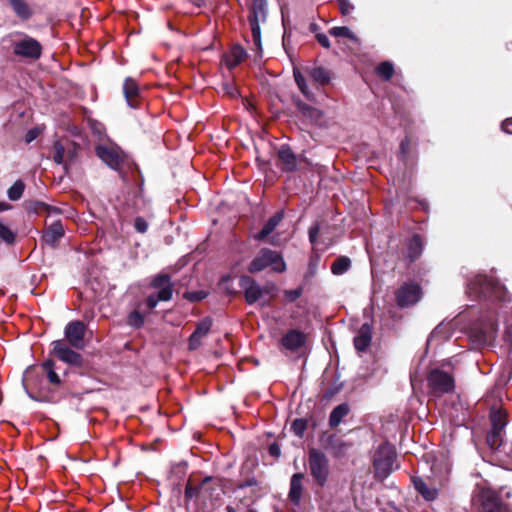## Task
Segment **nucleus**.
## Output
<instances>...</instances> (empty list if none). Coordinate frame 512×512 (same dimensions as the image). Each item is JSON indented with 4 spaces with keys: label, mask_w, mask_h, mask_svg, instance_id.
Here are the masks:
<instances>
[{
    "label": "nucleus",
    "mask_w": 512,
    "mask_h": 512,
    "mask_svg": "<svg viewBox=\"0 0 512 512\" xmlns=\"http://www.w3.org/2000/svg\"><path fill=\"white\" fill-rule=\"evenodd\" d=\"M468 296L473 300L510 302V296L505 286L495 277L484 274L475 275L467 283Z\"/></svg>",
    "instance_id": "nucleus-1"
},
{
    "label": "nucleus",
    "mask_w": 512,
    "mask_h": 512,
    "mask_svg": "<svg viewBox=\"0 0 512 512\" xmlns=\"http://www.w3.org/2000/svg\"><path fill=\"white\" fill-rule=\"evenodd\" d=\"M497 331V321L493 316L489 315L472 324L468 337L475 347L480 348L492 344L496 338Z\"/></svg>",
    "instance_id": "nucleus-2"
},
{
    "label": "nucleus",
    "mask_w": 512,
    "mask_h": 512,
    "mask_svg": "<svg viewBox=\"0 0 512 512\" xmlns=\"http://www.w3.org/2000/svg\"><path fill=\"white\" fill-rule=\"evenodd\" d=\"M248 19L251 26V49L254 50L258 56H261L262 43L260 24L264 23L267 19L266 0H252Z\"/></svg>",
    "instance_id": "nucleus-3"
},
{
    "label": "nucleus",
    "mask_w": 512,
    "mask_h": 512,
    "mask_svg": "<svg viewBox=\"0 0 512 512\" xmlns=\"http://www.w3.org/2000/svg\"><path fill=\"white\" fill-rule=\"evenodd\" d=\"M240 287L244 290L245 300L248 304L252 305L261 301V305L269 304V300H263L265 295H271L276 290L275 285L268 284L264 287L259 286L255 280L249 276H242L239 281Z\"/></svg>",
    "instance_id": "nucleus-4"
},
{
    "label": "nucleus",
    "mask_w": 512,
    "mask_h": 512,
    "mask_svg": "<svg viewBox=\"0 0 512 512\" xmlns=\"http://www.w3.org/2000/svg\"><path fill=\"white\" fill-rule=\"evenodd\" d=\"M395 459L396 453L392 445H380L373 458L375 477L381 480L387 478L393 470Z\"/></svg>",
    "instance_id": "nucleus-5"
},
{
    "label": "nucleus",
    "mask_w": 512,
    "mask_h": 512,
    "mask_svg": "<svg viewBox=\"0 0 512 512\" xmlns=\"http://www.w3.org/2000/svg\"><path fill=\"white\" fill-rule=\"evenodd\" d=\"M269 266L275 272H284L286 270V264L278 252L262 249L250 263L249 271L251 273L260 272Z\"/></svg>",
    "instance_id": "nucleus-6"
},
{
    "label": "nucleus",
    "mask_w": 512,
    "mask_h": 512,
    "mask_svg": "<svg viewBox=\"0 0 512 512\" xmlns=\"http://www.w3.org/2000/svg\"><path fill=\"white\" fill-rule=\"evenodd\" d=\"M308 465L310 474L317 484L319 486H324L330 473L329 460L327 456L317 449H311L309 451Z\"/></svg>",
    "instance_id": "nucleus-7"
},
{
    "label": "nucleus",
    "mask_w": 512,
    "mask_h": 512,
    "mask_svg": "<svg viewBox=\"0 0 512 512\" xmlns=\"http://www.w3.org/2000/svg\"><path fill=\"white\" fill-rule=\"evenodd\" d=\"M151 286L158 289L157 293L150 294L146 299V304L149 309H154L160 301H168L172 297L173 288L170 277L166 274L156 276Z\"/></svg>",
    "instance_id": "nucleus-8"
},
{
    "label": "nucleus",
    "mask_w": 512,
    "mask_h": 512,
    "mask_svg": "<svg viewBox=\"0 0 512 512\" xmlns=\"http://www.w3.org/2000/svg\"><path fill=\"white\" fill-rule=\"evenodd\" d=\"M427 381L430 392L435 396L449 393L454 389L453 377L449 373L438 368L430 371Z\"/></svg>",
    "instance_id": "nucleus-9"
},
{
    "label": "nucleus",
    "mask_w": 512,
    "mask_h": 512,
    "mask_svg": "<svg viewBox=\"0 0 512 512\" xmlns=\"http://www.w3.org/2000/svg\"><path fill=\"white\" fill-rule=\"evenodd\" d=\"M52 352L62 362L80 367L83 363L82 356L71 349L63 340H55L52 342Z\"/></svg>",
    "instance_id": "nucleus-10"
},
{
    "label": "nucleus",
    "mask_w": 512,
    "mask_h": 512,
    "mask_svg": "<svg viewBox=\"0 0 512 512\" xmlns=\"http://www.w3.org/2000/svg\"><path fill=\"white\" fill-rule=\"evenodd\" d=\"M13 52L17 56L38 59L41 55V45L34 38L24 36L14 41Z\"/></svg>",
    "instance_id": "nucleus-11"
},
{
    "label": "nucleus",
    "mask_w": 512,
    "mask_h": 512,
    "mask_svg": "<svg viewBox=\"0 0 512 512\" xmlns=\"http://www.w3.org/2000/svg\"><path fill=\"white\" fill-rule=\"evenodd\" d=\"M422 296L421 288L416 283H405L396 292L397 304L400 307H408L416 304Z\"/></svg>",
    "instance_id": "nucleus-12"
},
{
    "label": "nucleus",
    "mask_w": 512,
    "mask_h": 512,
    "mask_svg": "<svg viewBox=\"0 0 512 512\" xmlns=\"http://www.w3.org/2000/svg\"><path fill=\"white\" fill-rule=\"evenodd\" d=\"M96 155L110 168L118 169L123 161L119 147L112 144H100L96 147Z\"/></svg>",
    "instance_id": "nucleus-13"
},
{
    "label": "nucleus",
    "mask_w": 512,
    "mask_h": 512,
    "mask_svg": "<svg viewBox=\"0 0 512 512\" xmlns=\"http://www.w3.org/2000/svg\"><path fill=\"white\" fill-rule=\"evenodd\" d=\"M85 332L86 326L81 321H72L67 324L64 330V335L67 342L74 349H82L85 346Z\"/></svg>",
    "instance_id": "nucleus-14"
},
{
    "label": "nucleus",
    "mask_w": 512,
    "mask_h": 512,
    "mask_svg": "<svg viewBox=\"0 0 512 512\" xmlns=\"http://www.w3.org/2000/svg\"><path fill=\"white\" fill-rule=\"evenodd\" d=\"M481 512H503L504 506L495 492L490 489H482L479 493Z\"/></svg>",
    "instance_id": "nucleus-15"
},
{
    "label": "nucleus",
    "mask_w": 512,
    "mask_h": 512,
    "mask_svg": "<svg viewBox=\"0 0 512 512\" xmlns=\"http://www.w3.org/2000/svg\"><path fill=\"white\" fill-rule=\"evenodd\" d=\"M306 343V335L296 329L289 330L281 339L282 347L290 352H298Z\"/></svg>",
    "instance_id": "nucleus-16"
},
{
    "label": "nucleus",
    "mask_w": 512,
    "mask_h": 512,
    "mask_svg": "<svg viewBox=\"0 0 512 512\" xmlns=\"http://www.w3.org/2000/svg\"><path fill=\"white\" fill-rule=\"evenodd\" d=\"M211 326L212 320L209 317H205L197 323L196 329L189 337L188 346L190 350H196L201 345L202 339L208 335Z\"/></svg>",
    "instance_id": "nucleus-17"
},
{
    "label": "nucleus",
    "mask_w": 512,
    "mask_h": 512,
    "mask_svg": "<svg viewBox=\"0 0 512 512\" xmlns=\"http://www.w3.org/2000/svg\"><path fill=\"white\" fill-rule=\"evenodd\" d=\"M123 94L129 107L134 109L139 107L141 91L134 79L130 77L125 79L123 84Z\"/></svg>",
    "instance_id": "nucleus-18"
},
{
    "label": "nucleus",
    "mask_w": 512,
    "mask_h": 512,
    "mask_svg": "<svg viewBox=\"0 0 512 512\" xmlns=\"http://www.w3.org/2000/svg\"><path fill=\"white\" fill-rule=\"evenodd\" d=\"M412 482L416 491L427 501H433L438 496V488L435 485H429L421 477H413Z\"/></svg>",
    "instance_id": "nucleus-19"
},
{
    "label": "nucleus",
    "mask_w": 512,
    "mask_h": 512,
    "mask_svg": "<svg viewBox=\"0 0 512 512\" xmlns=\"http://www.w3.org/2000/svg\"><path fill=\"white\" fill-rule=\"evenodd\" d=\"M64 236V228L60 221H54L44 231L43 241L52 247L56 246L58 241Z\"/></svg>",
    "instance_id": "nucleus-20"
},
{
    "label": "nucleus",
    "mask_w": 512,
    "mask_h": 512,
    "mask_svg": "<svg viewBox=\"0 0 512 512\" xmlns=\"http://www.w3.org/2000/svg\"><path fill=\"white\" fill-rule=\"evenodd\" d=\"M372 340V327L368 323H364L357 335L354 337L355 349L359 352L365 351L371 344Z\"/></svg>",
    "instance_id": "nucleus-21"
},
{
    "label": "nucleus",
    "mask_w": 512,
    "mask_h": 512,
    "mask_svg": "<svg viewBox=\"0 0 512 512\" xmlns=\"http://www.w3.org/2000/svg\"><path fill=\"white\" fill-rule=\"evenodd\" d=\"M295 105L297 110L302 114L303 117L310 120L312 123L319 124L322 119L321 110L316 107L310 106L307 103L303 102L300 99H296Z\"/></svg>",
    "instance_id": "nucleus-22"
},
{
    "label": "nucleus",
    "mask_w": 512,
    "mask_h": 512,
    "mask_svg": "<svg viewBox=\"0 0 512 512\" xmlns=\"http://www.w3.org/2000/svg\"><path fill=\"white\" fill-rule=\"evenodd\" d=\"M278 157L281 161V169L284 171H293L296 169L297 160L295 154L289 146H282L278 151Z\"/></svg>",
    "instance_id": "nucleus-23"
},
{
    "label": "nucleus",
    "mask_w": 512,
    "mask_h": 512,
    "mask_svg": "<svg viewBox=\"0 0 512 512\" xmlns=\"http://www.w3.org/2000/svg\"><path fill=\"white\" fill-rule=\"evenodd\" d=\"M283 216V212H277L275 215L270 217L268 221L264 224L261 231L254 235V239L257 241H263L268 235H270L275 230V228L282 221Z\"/></svg>",
    "instance_id": "nucleus-24"
},
{
    "label": "nucleus",
    "mask_w": 512,
    "mask_h": 512,
    "mask_svg": "<svg viewBox=\"0 0 512 512\" xmlns=\"http://www.w3.org/2000/svg\"><path fill=\"white\" fill-rule=\"evenodd\" d=\"M304 475L302 473H295L291 477L290 481V490H289V499L295 505H298L302 496V480Z\"/></svg>",
    "instance_id": "nucleus-25"
},
{
    "label": "nucleus",
    "mask_w": 512,
    "mask_h": 512,
    "mask_svg": "<svg viewBox=\"0 0 512 512\" xmlns=\"http://www.w3.org/2000/svg\"><path fill=\"white\" fill-rule=\"evenodd\" d=\"M423 247L424 244L421 237L417 234L413 235L407 242L406 258H408L410 262L415 261L422 254Z\"/></svg>",
    "instance_id": "nucleus-26"
},
{
    "label": "nucleus",
    "mask_w": 512,
    "mask_h": 512,
    "mask_svg": "<svg viewBox=\"0 0 512 512\" xmlns=\"http://www.w3.org/2000/svg\"><path fill=\"white\" fill-rule=\"evenodd\" d=\"M15 15L21 20H28L33 15V9L25 0H7Z\"/></svg>",
    "instance_id": "nucleus-27"
},
{
    "label": "nucleus",
    "mask_w": 512,
    "mask_h": 512,
    "mask_svg": "<svg viewBox=\"0 0 512 512\" xmlns=\"http://www.w3.org/2000/svg\"><path fill=\"white\" fill-rule=\"evenodd\" d=\"M246 55L245 49L236 45L231 49L229 54L225 56V63L228 68L233 69L245 59Z\"/></svg>",
    "instance_id": "nucleus-28"
},
{
    "label": "nucleus",
    "mask_w": 512,
    "mask_h": 512,
    "mask_svg": "<svg viewBox=\"0 0 512 512\" xmlns=\"http://www.w3.org/2000/svg\"><path fill=\"white\" fill-rule=\"evenodd\" d=\"M293 76L294 80L297 84L298 89L301 91V93L310 101L315 100V94L309 89L307 85V81L305 77L302 75V73L299 71V69L294 68L293 69Z\"/></svg>",
    "instance_id": "nucleus-29"
},
{
    "label": "nucleus",
    "mask_w": 512,
    "mask_h": 512,
    "mask_svg": "<svg viewBox=\"0 0 512 512\" xmlns=\"http://www.w3.org/2000/svg\"><path fill=\"white\" fill-rule=\"evenodd\" d=\"M490 420L492 428L504 430L508 423L507 413L505 410L493 408L490 412Z\"/></svg>",
    "instance_id": "nucleus-30"
},
{
    "label": "nucleus",
    "mask_w": 512,
    "mask_h": 512,
    "mask_svg": "<svg viewBox=\"0 0 512 512\" xmlns=\"http://www.w3.org/2000/svg\"><path fill=\"white\" fill-rule=\"evenodd\" d=\"M306 72L309 74V76L312 78L314 82L321 86L328 84L330 81L329 72L322 67L310 68L307 69Z\"/></svg>",
    "instance_id": "nucleus-31"
},
{
    "label": "nucleus",
    "mask_w": 512,
    "mask_h": 512,
    "mask_svg": "<svg viewBox=\"0 0 512 512\" xmlns=\"http://www.w3.org/2000/svg\"><path fill=\"white\" fill-rule=\"evenodd\" d=\"M348 412L349 407L347 404H340L336 406L330 414L329 425L331 427L338 426L341 423L342 419L348 414Z\"/></svg>",
    "instance_id": "nucleus-32"
},
{
    "label": "nucleus",
    "mask_w": 512,
    "mask_h": 512,
    "mask_svg": "<svg viewBox=\"0 0 512 512\" xmlns=\"http://www.w3.org/2000/svg\"><path fill=\"white\" fill-rule=\"evenodd\" d=\"M66 159V146L59 141L53 144V160L59 165H63L65 172L67 173V160Z\"/></svg>",
    "instance_id": "nucleus-33"
},
{
    "label": "nucleus",
    "mask_w": 512,
    "mask_h": 512,
    "mask_svg": "<svg viewBox=\"0 0 512 512\" xmlns=\"http://www.w3.org/2000/svg\"><path fill=\"white\" fill-rule=\"evenodd\" d=\"M351 267V260L346 256L337 258L331 265V272L334 275H342Z\"/></svg>",
    "instance_id": "nucleus-34"
},
{
    "label": "nucleus",
    "mask_w": 512,
    "mask_h": 512,
    "mask_svg": "<svg viewBox=\"0 0 512 512\" xmlns=\"http://www.w3.org/2000/svg\"><path fill=\"white\" fill-rule=\"evenodd\" d=\"M54 367L55 363L52 360H46L42 363V368L46 372L49 382L53 385H59L61 383V379L55 372Z\"/></svg>",
    "instance_id": "nucleus-35"
},
{
    "label": "nucleus",
    "mask_w": 512,
    "mask_h": 512,
    "mask_svg": "<svg viewBox=\"0 0 512 512\" xmlns=\"http://www.w3.org/2000/svg\"><path fill=\"white\" fill-rule=\"evenodd\" d=\"M503 430H497L492 428L491 431L487 435V443L492 449H498L502 445L503 442V436H502Z\"/></svg>",
    "instance_id": "nucleus-36"
},
{
    "label": "nucleus",
    "mask_w": 512,
    "mask_h": 512,
    "mask_svg": "<svg viewBox=\"0 0 512 512\" xmlns=\"http://www.w3.org/2000/svg\"><path fill=\"white\" fill-rule=\"evenodd\" d=\"M376 72L384 80H389L394 73L393 64L389 61H384L377 66Z\"/></svg>",
    "instance_id": "nucleus-37"
},
{
    "label": "nucleus",
    "mask_w": 512,
    "mask_h": 512,
    "mask_svg": "<svg viewBox=\"0 0 512 512\" xmlns=\"http://www.w3.org/2000/svg\"><path fill=\"white\" fill-rule=\"evenodd\" d=\"M25 189V185L21 180H17L9 189L8 197L12 201H16L21 198Z\"/></svg>",
    "instance_id": "nucleus-38"
},
{
    "label": "nucleus",
    "mask_w": 512,
    "mask_h": 512,
    "mask_svg": "<svg viewBox=\"0 0 512 512\" xmlns=\"http://www.w3.org/2000/svg\"><path fill=\"white\" fill-rule=\"evenodd\" d=\"M329 33L334 37H346L352 41H357L355 34L346 26L333 27L329 30Z\"/></svg>",
    "instance_id": "nucleus-39"
},
{
    "label": "nucleus",
    "mask_w": 512,
    "mask_h": 512,
    "mask_svg": "<svg viewBox=\"0 0 512 512\" xmlns=\"http://www.w3.org/2000/svg\"><path fill=\"white\" fill-rule=\"evenodd\" d=\"M144 322V316L136 310L130 312L127 317V324L134 328L142 327L144 325Z\"/></svg>",
    "instance_id": "nucleus-40"
},
{
    "label": "nucleus",
    "mask_w": 512,
    "mask_h": 512,
    "mask_svg": "<svg viewBox=\"0 0 512 512\" xmlns=\"http://www.w3.org/2000/svg\"><path fill=\"white\" fill-rule=\"evenodd\" d=\"M15 234L4 224L0 223V243L3 241L7 244L13 243Z\"/></svg>",
    "instance_id": "nucleus-41"
},
{
    "label": "nucleus",
    "mask_w": 512,
    "mask_h": 512,
    "mask_svg": "<svg viewBox=\"0 0 512 512\" xmlns=\"http://www.w3.org/2000/svg\"><path fill=\"white\" fill-rule=\"evenodd\" d=\"M77 151H78V146L74 143H69L67 146H66V159L67 160V169L69 168V166L74 163L76 157H77Z\"/></svg>",
    "instance_id": "nucleus-42"
},
{
    "label": "nucleus",
    "mask_w": 512,
    "mask_h": 512,
    "mask_svg": "<svg viewBox=\"0 0 512 512\" xmlns=\"http://www.w3.org/2000/svg\"><path fill=\"white\" fill-rule=\"evenodd\" d=\"M437 465L434 463L431 467L432 473L434 475V479L436 482H438L440 485L443 483V481L446 479V475L449 473L450 468L447 464L444 465V471L440 474L437 473Z\"/></svg>",
    "instance_id": "nucleus-43"
},
{
    "label": "nucleus",
    "mask_w": 512,
    "mask_h": 512,
    "mask_svg": "<svg viewBox=\"0 0 512 512\" xmlns=\"http://www.w3.org/2000/svg\"><path fill=\"white\" fill-rule=\"evenodd\" d=\"M505 340L509 345V359L512 360V315L511 318L507 320L505 329Z\"/></svg>",
    "instance_id": "nucleus-44"
},
{
    "label": "nucleus",
    "mask_w": 512,
    "mask_h": 512,
    "mask_svg": "<svg viewBox=\"0 0 512 512\" xmlns=\"http://www.w3.org/2000/svg\"><path fill=\"white\" fill-rule=\"evenodd\" d=\"M445 326L438 325L431 333L430 338L428 339V342L434 341V340H444L447 338V336L444 333Z\"/></svg>",
    "instance_id": "nucleus-45"
},
{
    "label": "nucleus",
    "mask_w": 512,
    "mask_h": 512,
    "mask_svg": "<svg viewBox=\"0 0 512 512\" xmlns=\"http://www.w3.org/2000/svg\"><path fill=\"white\" fill-rule=\"evenodd\" d=\"M306 429V422L302 419H296L292 423V430L297 436H302Z\"/></svg>",
    "instance_id": "nucleus-46"
},
{
    "label": "nucleus",
    "mask_w": 512,
    "mask_h": 512,
    "mask_svg": "<svg viewBox=\"0 0 512 512\" xmlns=\"http://www.w3.org/2000/svg\"><path fill=\"white\" fill-rule=\"evenodd\" d=\"M134 228L139 233H145L148 230V222L143 217H136Z\"/></svg>",
    "instance_id": "nucleus-47"
},
{
    "label": "nucleus",
    "mask_w": 512,
    "mask_h": 512,
    "mask_svg": "<svg viewBox=\"0 0 512 512\" xmlns=\"http://www.w3.org/2000/svg\"><path fill=\"white\" fill-rule=\"evenodd\" d=\"M207 296V292L205 291H192V292H187L185 294V297L190 300V301H193V302H197V301H201L203 300L204 298H206Z\"/></svg>",
    "instance_id": "nucleus-48"
},
{
    "label": "nucleus",
    "mask_w": 512,
    "mask_h": 512,
    "mask_svg": "<svg viewBox=\"0 0 512 512\" xmlns=\"http://www.w3.org/2000/svg\"><path fill=\"white\" fill-rule=\"evenodd\" d=\"M319 233L320 225L318 223H315L309 228V241L312 245L316 244Z\"/></svg>",
    "instance_id": "nucleus-49"
},
{
    "label": "nucleus",
    "mask_w": 512,
    "mask_h": 512,
    "mask_svg": "<svg viewBox=\"0 0 512 512\" xmlns=\"http://www.w3.org/2000/svg\"><path fill=\"white\" fill-rule=\"evenodd\" d=\"M284 294L287 300L294 302L302 295V289L296 288L292 290H286Z\"/></svg>",
    "instance_id": "nucleus-50"
},
{
    "label": "nucleus",
    "mask_w": 512,
    "mask_h": 512,
    "mask_svg": "<svg viewBox=\"0 0 512 512\" xmlns=\"http://www.w3.org/2000/svg\"><path fill=\"white\" fill-rule=\"evenodd\" d=\"M338 3L343 15H348L354 10V6L348 0H338Z\"/></svg>",
    "instance_id": "nucleus-51"
},
{
    "label": "nucleus",
    "mask_w": 512,
    "mask_h": 512,
    "mask_svg": "<svg viewBox=\"0 0 512 512\" xmlns=\"http://www.w3.org/2000/svg\"><path fill=\"white\" fill-rule=\"evenodd\" d=\"M199 494V487L187 484L185 488V498L192 499Z\"/></svg>",
    "instance_id": "nucleus-52"
},
{
    "label": "nucleus",
    "mask_w": 512,
    "mask_h": 512,
    "mask_svg": "<svg viewBox=\"0 0 512 512\" xmlns=\"http://www.w3.org/2000/svg\"><path fill=\"white\" fill-rule=\"evenodd\" d=\"M40 134V129L39 128H32L30 130L27 131L26 133V136H25V141L27 143H30L32 141H34Z\"/></svg>",
    "instance_id": "nucleus-53"
},
{
    "label": "nucleus",
    "mask_w": 512,
    "mask_h": 512,
    "mask_svg": "<svg viewBox=\"0 0 512 512\" xmlns=\"http://www.w3.org/2000/svg\"><path fill=\"white\" fill-rule=\"evenodd\" d=\"M316 39L319 42V44L321 46H323L324 48H329L330 47V41H329V38H328L327 35H325L323 33H318L316 35Z\"/></svg>",
    "instance_id": "nucleus-54"
},
{
    "label": "nucleus",
    "mask_w": 512,
    "mask_h": 512,
    "mask_svg": "<svg viewBox=\"0 0 512 512\" xmlns=\"http://www.w3.org/2000/svg\"><path fill=\"white\" fill-rule=\"evenodd\" d=\"M409 146H410V141L406 137L405 139H403L401 141V144H400V153H401L402 156H404V155H406L408 153Z\"/></svg>",
    "instance_id": "nucleus-55"
},
{
    "label": "nucleus",
    "mask_w": 512,
    "mask_h": 512,
    "mask_svg": "<svg viewBox=\"0 0 512 512\" xmlns=\"http://www.w3.org/2000/svg\"><path fill=\"white\" fill-rule=\"evenodd\" d=\"M269 454L275 458H278L281 454L280 447L276 443H272L269 446Z\"/></svg>",
    "instance_id": "nucleus-56"
},
{
    "label": "nucleus",
    "mask_w": 512,
    "mask_h": 512,
    "mask_svg": "<svg viewBox=\"0 0 512 512\" xmlns=\"http://www.w3.org/2000/svg\"><path fill=\"white\" fill-rule=\"evenodd\" d=\"M502 130L505 133L512 134V118H507L503 121Z\"/></svg>",
    "instance_id": "nucleus-57"
},
{
    "label": "nucleus",
    "mask_w": 512,
    "mask_h": 512,
    "mask_svg": "<svg viewBox=\"0 0 512 512\" xmlns=\"http://www.w3.org/2000/svg\"><path fill=\"white\" fill-rule=\"evenodd\" d=\"M225 89H226L227 93H228L231 97H235V96L237 95V93H238V92H237V90H236V88H235V87H233V86H232V85H230V84H227V85L225 86Z\"/></svg>",
    "instance_id": "nucleus-58"
},
{
    "label": "nucleus",
    "mask_w": 512,
    "mask_h": 512,
    "mask_svg": "<svg viewBox=\"0 0 512 512\" xmlns=\"http://www.w3.org/2000/svg\"><path fill=\"white\" fill-rule=\"evenodd\" d=\"M43 207L47 211L48 215L58 214L59 213V210L57 208L50 207V206L45 205V204H43Z\"/></svg>",
    "instance_id": "nucleus-59"
},
{
    "label": "nucleus",
    "mask_w": 512,
    "mask_h": 512,
    "mask_svg": "<svg viewBox=\"0 0 512 512\" xmlns=\"http://www.w3.org/2000/svg\"><path fill=\"white\" fill-rule=\"evenodd\" d=\"M9 208V205L6 202L0 201V212L5 211Z\"/></svg>",
    "instance_id": "nucleus-60"
},
{
    "label": "nucleus",
    "mask_w": 512,
    "mask_h": 512,
    "mask_svg": "<svg viewBox=\"0 0 512 512\" xmlns=\"http://www.w3.org/2000/svg\"><path fill=\"white\" fill-rule=\"evenodd\" d=\"M227 512H236V510L232 506L226 507Z\"/></svg>",
    "instance_id": "nucleus-61"
},
{
    "label": "nucleus",
    "mask_w": 512,
    "mask_h": 512,
    "mask_svg": "<svg viewBox=\"0 0 512 512\" xmlns=\"http://www.w3.org/2000/svg\"><path fill=\"white\" fill-rule=\"evenodd\" d=\"M228 279H229V276H224V277H222V280H223V281H227Z\"/></svg>",
    "instance_id": "nucleus-62"
},
{
    "label": "nucleus",
    "mask_w": 512,
    "mask_h": 512,
    "mask_svg": "<svg viewBox=\"0 0 512 512\" xmlns=\"http://www.w3.org/2000/svg\"><path fill=\"white\" fill-rule=\"evenodd\" d=\"M249 512H256V511L251 509V510H249Z\"/></svg>",
    "instance_id": "nucleus-63"
}]
</instances>
